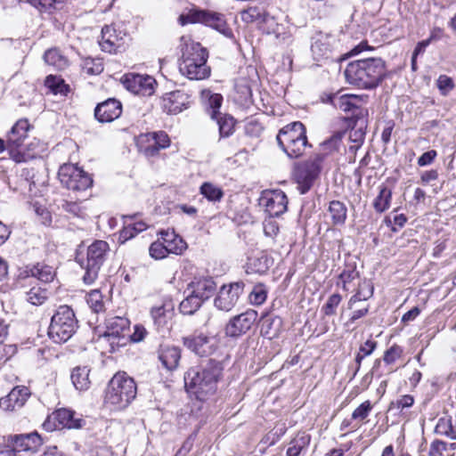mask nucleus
<instances>
[{"label": "nucleus", "mask_w": 456, "mask_h": 456, "mask_svg": "<svg viewBox=\"0 0 456 456\" xmlns=\"http://www.w3.org/2000/svg\"><path fill=\"white\" fill-rule=\"evenodd\" d=\"M347 83L362 89L376 88L386 77L381 58H366L350 61L344 71Z\"/></svg>", "instance_id": "f257e3e1"}, {"label": "nucleus", "mask_w": 456, "mask_h": 456, "mask_svg": "<svg viewBox=\"0 0 456 456\" xmlns=\"http://www.w3.org/2000/svg\"><path fill=\"white\" fill-rule=\"evenodd\" d=\"M222 370V364L210 359L204 366L191 367L185 372L184 386L199 400H205L216 392Z\"/></svg>", "instance_id": "f03ea898"}, {"label": "nucleus", "mask_w": 456, "mask_h": 456, "mask_svg": "<svg viewBox=\"0 0 456 456\" xmlns=\"http://www.w3.org/2000/svg\"><path fill=\"white\" fill-rule=\"evenodd\" d=\"M182 56L179 70L191 80H201L210 76V68L207 65L208 52L200 43L182 37Z\"/></svg>", "instance_id": "7ed1b4c3"}, {"label": "nucleus", "mask_w": 456, "mask_h": 456, "mask_svg": "<svg viewBox=\"0 0 456 456\" xmlns=\"http://www.w3.org/2000/svg\"><path fill=\"white\" fill-rule=\"evenodd\" d=\"M137 387L126 372L117 373L110 379L104 397V403L111 410L126 409L136 397Z\"/></svg>", "instance_id": "20e7f679"}, {"label": "nucleus", "mask_w": 456, "mask_h": 456, "mask_svg": "<svg viewBox=\"0 0 456 456\" xmlns=\"http://www.w3.org/2000/svg\"><path fill=\"white\" fill-rule=\"evenodd\" d=\"M109 244L104 240H95L86 248V254L79 253L76 261L85 271L82 280L85 284H93L99 276V272L107 259Z\"/></svg>", "instance_id": "39448f33"}, {"label": "nucleus", "mask_w": 456, "mask_h": 456, "mask_svg": "<svg viewBox=\"0 0 456 456\" xmlns=\"http://www.w3.org/2000/svg\"><path fill=\"white\" fill-rule=\"evenodd\" d=\"M279 147L289 157L298 158L308 146L306 130L299 122H292L282 127L276 137Z\"/></svg>", "instance_id": "423d86ee"}, {"label": "nucleus", "mask_w": 456, "mask_h": 456, "mask_svg": "<svg viewBox=\"0 0 456 456\" xmlns=\"http://www.w3.org/2000/svg\"><path fill=\"white\" fill-rule=\"evenodd\" d=\"M77 328V321L73 310L68 305H61L51 319L49 337L55 343L68 341Z\"/></svg>", "instance_id": "0eeeda50"}, {"label": "nucleus", "mask_w": 456, "mask_h": 456, "mask_svg": "<svg viewBox=\"0 0 456 456\" xmlns=\"http://www.w3.org/2000/svg\"><path fill=\"white\" fill-rule=\"evenodd\" d=\"M178 22L182 26L189 23H202L217 30L226 37L232 36V31L228 27L224 15L208 10L192 9L186 14H181Z\"/></svg>", "instance_id": "6e6552de"}, {"label": "nucleus", "mask_w": 456, "mask_h": 456, "mask_svg": "<svg viewBox=\"0 0 456 456\" xmlns=\"http://www.w3.org/2000/svg\"><path fill=\"white\" fill-rule=\"evenodd\" d=\"M322 168V157H311L296 166L293 173L297 190L301 194L310 191Z\"/></svg>", "instance_id": "1a4fd4ad"}, {"label": "nucleus", "mask_w": 456, "mask_h": 456, "mask_svg": "<svg viewBox=\"0 0 456 456\" xmlns=\"http://www.w3.org/2000/svg\"><path fill=\"white\" fill-rule=\"evenodd\" d=\"M58 176L63 186L74 191H85L93 184V179L87 173L71 164L61 166Z\"/></svg>", "instance_id": "9d476101"}, {"label": "nucleus", "mask_w": 456, "mask_h": 456, "mask_svg": "<svg viewBox=\"0 0 456 456\" xmlns=\"http://www.w3.org/2000/svg\"><path fill=\"white\" fill-rule=\"evenodd\" d=\"M84 420L69 409L61 408L53 411L43 424L44 428L50 431L53 429L80 428Z\"/></svg>", "instance_id": "9b49d317"}, {"label": "nucleus", "mask_w": 456, "mask_h": 456, "mask_svg": "<svg viewBox=\"0 0 456 456\" xmlns=\"http://www.w3.org/2000/svg\"><path fill=\"white\" fill-rule=\"evenodd\" d=\"M243 289L244 283L241 281L223 285L215 297V306L225 312L232 310L237 305Z\"/></svg>", "instance_id": "f8f14e48"}, {"label": "nucleus", "mask_w": 456, "mask_h": 456, "mask_svg": "<svg viewBox=\"0 0 456 456\" xmlns=\"http://www.w3.org/2000/svg\"><path fill=\"white\" fill-rule=\"evenodd\" d=\"M271 217L279 216L287 210L288 198L281 190L265 191L259 200Z\"/></svg>", "instance_id": "ddd939ff"}, {"label": "nucleus", "mask_w": 456, "mask_h": 456, "mask_svg": "<svg viewBox=\"0 0 456 456\" xmlns=\"http://www.w3.org/2000/svg\"><path fill=\"white\" fill-rule=\"evenodd\" d=\"M183 344L190 351L201 357L211 355L216 350L215 338L208 337L203 333H194L183 338Z\"/></svg>", "instance_id": "4468645a"}, {"label": "nucleus", "mask_w": 456, "mask_h": 456, "mask_svg": "<svg viewBox=\"0 0 456 456\" xmlns=\"http://www.w3.org/2000/svg\"><path fill=\"white\" fill-rule=\"evenodd\" d=\"M256 318L257 313L252 309L232 317L225 326L226 336L236 338L245 334L251 329Z\"/></svg>", "instance_id": "2eb2a0df"}, {"label": "nucleus", "mask_w": 456, "mask_h": 456, "mask_svg": "<svg viewBox=\"0 0 456 456\" xmlns=\"http://www.w3.org/2000/svg\"><path fill=\"white\" fill-rule=\"evenodd\" d=\"M130 92L142 96H150L155 91L156 80L151 76L128 74L123 81Z\"/></svg>", "instance_id": "dca6fc26"}, {"label": "nucleus", "mask_w": 456, "mask_h": 456, "mask_svg": "<svg viewBox=\"0 0 456 456\" xmlns=\"http://www.w3.org/2000/svg\"><path fill=\"white\" fill-rule=\"evenodd\" d=\"M126 34L118 31L113 25H106L102 29V37L99 44L102 50L110 53H116L123 47Z\"/></svg>", "instance_id": "f3484780"}, {"label": "nucleus", "mask_w": 456, "mask_h": 456, "mask_svg": "<svg viewBox=\"0 0 456 456\" xmlns=\"http://www.w3.org/2000/svg\"><path fill=\"white\" fill-rule=\"evenodd\" d=\"M31 393L25 386L14 387L7 395L0 398V408L4 411H15L24 406Z\"/></svg>", "instance_id": "a211bd4d"}, {"label": "nucleus", "mask_w": 456, "mask_h": 456, "mask_svg": "<svg viewBox=\"0 0 456 456\" xmlns=\"http://www.w3.org/2000/svg\"><path fill=\"white\" fill-rule=\"evenodd\" d=\"M11 444L19 454L34 453L42 444V439L37 432L16 435L11 438Z\"/></svg>", "instance_id": "6ab92c4d"}, {"label": "nucleus", "mask_w": 456, "mask_h": 456, "mask_svg": "<svg viewBox=\"0 0 456 456\" xmlns=\"http://www.w3.org/2000/svg\"><path fill=\"white\" fill-rule=\"evenodd\" d=\"M163 109L168 114L176 115L189 108L190 95L183 91L170 92L163 97Z\"/></svg>", "instance_id": "aec40b11"}, {"label": "nucleus", "mask_w": 456, "mask_h": 456, "mask_svg": "<svg viewBox=\"0 0 456 456\" xmlns=\"http://www.w3.org/2000/svg\"><path fill=\"white\" fill-rule=\"evenodd\" d=\"M122 113V104L119 101L110 98L98 103L94 110V117L101 123L112 122Z\"/></svg>", "instance_id": "412c9836"}, {"label": "nucleus", "mask_w": 456, "mask_h": 456, "mask_svg": "<svg viewBox=\"0 0 456 456\" xmlns=\"http://www.w3.org/2000/svg\"><path fill=\"white\" fill-rule=\"evenodd\" d=\"M142 142L148 143L143 148V153L147 157H154L161 149H166L170 145L169 137L163 131L148 133L142 135Z\"/></svg>", "instance_id": "4be33fe9"}, {"label": "nucleus", "mask_w": 456, "mask_h": 456, "mask_svg": "<svg viewBox=\"0 0 456 456\" xmlns=\"http://www.w3.org/2000/svg\"><path fill=\"white\" fill-rule=\"evenodd\" d=\"M30 125L26 118L19 119L7 134L6 146L10 151L20 148L28 136Z\"/></svg>", "instance_id": "5701e85b"}, {"label": "nucleus", "mask_w": 456, "mask_h": 456, "mask_svg": "<svg viewBox=\"0 0 456 456\" xmlns=\"http://www.w3.org/2000/svg\"><path fill=\"white\" fill-rule=\"evenodd\" d=\"M216 289V284L212 278L203 277L194 279L187 288L201 303L210 298Z\"/></svg>", "instance_id": "b1692460"}, {"label": "nucleus", "mask_w": 456, "mask_h": 456, "mask_svg": "<svg viewBox=\"0 0 456 456\" xmlns=\"http://www.w3.org/2000/svg\"><path fill=\"white\" fill-rule=\"evenodd\" d=\"M240 19L246 23L273 24L274 19L262 5H251L240 11Z\"/></svg>", "instance_id": "393cba45"}, {"label": "nucleus", "mask_w": 456, "mask_h": 456, "mask_svg": "<svg viewBox=\"0 0 456 456\" xmlns=\"http://www.w3.org/2000/svg\"><path fill=\"white\" fill-rule=\"evenodd\" d=\"M26 276L23 278L26 285H31V280L37 279L42 282L47 283L53 280L55 272L53 268L50 265L45 264H37L31 267H27L25 271Z\"/></svg>", "instance_id": "a878e982"}, {"label": "nucleus", "mask_w": 456, "mask_h": 456, "mask_svg": "<svg viewBox=\"0 0 456 456\" xmlns=\"http://www.w3.org/2000/svg\"><path fill=\"white\" fill-rule=\"evenodd\" d=\"M159 359L163 367L168 370H174L178 367L181 359V350L175 346L162 345L159 351Z\"/></svg>", "instance_id": "bb28decb"}, {"label": "nucleus", "mask_w": 456, "mask_h": 456, "mask_svg": "<svg viewBox=\"0 0 456 456\" xmlns=\"http://www.w3.org/2000/svg\"><path fill=\"white\" fill-rule=\"evenodd\" d=\"M312 40L311 51L314 58L317 61L329 58L331 53V37L320 33Z\"/></svg>", "instance_id": "cd10ccee"}, {"label": "nucleus", "mask_w": 456, "mask_h": 456, "mask_svg": "<svg viewBox=\"0 0 456 456\" xmlns=\"http://www.w3.org/2000/svg\"><path fill=\"white\" fill-rule=\"evenodd\" d=\"M282 330V319L278 315L266 314L261 321V335L272 339L277 338Z\"/></svg>", "instance_id": "c85d7f7f"}, {"label": "nucleus", "mask_w": 456, "mask_h": 456, "mask_svg": "<svg viewBox=\"0 0 456 456\" xmlns=\"http://www.w3.org/2000/svg\"><path fill=\"white\" fill-rule=\"evenodd\" d=\"M335 108L339 109L344 112H350L352 115H356V111L361 109L363 99L355 94H342L336 98Z\"/></svg>", "instance_id": "c756f323"}, {"label": "nucleus", "mask_w": 456, "mask_h": 456, "mask_svg": "<svg viewBox=\"0 0 456 456\" xmlns=\"http://www.w3.org/2000/svg\"><path fill=\"white\" fill-rule=\"evenodd\" d=\"M344 132H337L333 135H331L328 140L324 141L320 145L319 151L315 153L313 157H322V164L324 159L329 156L333 154L334 152L338 151L339 147L342 143V137L344 136Z\"/></svg>", "instance_id": "7c9ffc66"}, {"label": "nucleus", "mask_w": 456, "mask_h": 456, "mask_svg": "<svg viewBox=\"0 0 456 456\" xmlns=\"http://www.w3.org/2000/svg\"><path fill=\"white\" fill-rule=\"evenodd\" d=\"M173 312L171 304L163 303L160 305H155L151 310V316L157 330L163 329L167 325Z\"/></svg>", "instance_id": "2f4dec72"}, {"label": "nucleus", "mask_w": 456, "mask_h": 456, "mask_svg": "<svg viewBox=\"0 0 456 456\" xmlns=\"http://www.w3.org/2000/svg\"><path fill=\"white\" fill-rule=\"evenodd\" d=\"M160 240L167 249L168 248L169 254L180 255L186 248V244L183 239L173 232L162 231L160 232Z\"/></svg>", "instance_id": "473e14b6"}, {"label": "nucleus", "mask_w": 456, "mask_h": 456, "mask_svg": "<svg viewBox=\"0 0 456 456\" xmlns=\"http://www.w3.org/2000/svg\"><path fill=\"white\" fill-rule=\"evenodd\" d=\"M89 373L90 369L86 366H77L72 370L70 379L77 390L86 391L90 387Z\"/></svg>", "instance_id": "72a5a7b5"}, {"label": "nucleus", "mask_w": 456, "mask_h": 456, "mask_svg": "<svg viewBox=\"0 0 456 456\" xmlns=\"http://www.w3.org/2000/svg\"><path fill=\"white\" fill-rule=\"evenodd\" d=\"M128 329L127 319L122 317H114L108 321L105 336L109 338H124Z\"/></svg>", "instance_id": "f704fd0d"}, {"label": "nucleus", "mask_w": 456, "mask_h": 456, "mask_svg": "<svg viewBox=\"0 0 456 456\" xmlns=\"http://www.w3.org/2000/svg\"><path fill=\"white\" fill-rule=\"evenodd\" d=\"M45 63L62 70L68 67V59L56 48L47 50L44 54Z\"/></svg>", "instance_id": "c9c22d12"}, {"label": "nucleus", "mask_w": 456, "mask_h": 456, "mask_svg": "<svg viewBox=\"0 0 456 456\" xmlns=\"http://www.w3.org/2000/svg\"><path fill=\"white\" fill-rule=\"evenodd\" d=\"M310 443V436L305 433L298 434L291 442L287 450V456H299L303 450H305Z\"/></svg>", "instance_id": "e433bc0d"}, {"label": "nucleus", "mask_w": 456, "mask_h": 456, "mask_svg": "<svg viewBox=\"0 0 456 456\" xmlns=\"http://www.w3.org/2000/svg\"><path fill=\"white\" fill-rule=\"evenodd\" d=\"M329 212L334 224H343L346 218L347 209L344 203L333 200L330 203Z\"/></svg>", "instance_id": "4c0bfd02"}, {"label": "nucleus", "mask_w": 456, "mask_h": 456, "mask_svg": "<svg viewBox=\"0 0 456 456\" xmlns=\"http://www.w3.org/2000/svg\"><path fill=\"white\" fill-rule=\"evenodd\" d=\"M373 295V286L368 281H363L359 284L357 292L351 297L348 301V308H353L354 305L362 300H367Z\"/></svg>", "instance_id": "58836bf2"}, {"label": "nucleus", "mask_w": 456, "mask_h": 456, "mask_svg": "<svg viewBox=\"0 0 456 456\" xmlns=\"http://www.w3.org/2000/svg\"><path fill=\"white\" fill-rule=\"evenodd\" d=\"M200 191L209 201H220L224 196L223 190L209 182L203 183L200 188Z\"/></svg>", "instance_id": "ea45409f"}, {"label": "nucleus", "mask_w": 456, "mask_h": 456, "mask_svg": "<svg viewBox=\"0 0 456 456\" xmlns=\"http://www.w3.org/2000/svg\"><path fill=\"white\" fill-rule=\"evenodd\" d=\"M392 192L386 186H382L379 190V193L378 197L375 199L373 202V207L376 211L381 213L387 210L390 206Z\"/></svg>", "instance_id": "a19ab883"}, {"label": "nucleus", "mask_w": 456, "mask_h": 456, "mask_svg": "<svg viewBox=\"0 0 456 456\" xmlns=\"http://www.w3.org/2000/svg\"><path fill=\"white\" fill-rule=\"evenodd\" d=\"M202 303L189 291L188 296L180 303L179 309L183 314H193L200 306Z\"/></svg>", "instance_id": "79ce46f5"}, {"label": "nucleus", "mask_w": 456, "mask_h": 456, "mask_svg": "<svg viewBox=\"0 0 456 456\" xmlns=\"http://www.w3.org/2000/svg\"><path fill=\"white\" fill-rule=\"evenodd\" d=\"M27 301L33 305H42L48 297L47 290L38 286H32L26 291Z\"/></svg>", "instance_id": "37998d69"}, {"label": "nucleus", "mask_w": 456, "mask_h": 456, "mask_svg": "<svg viewBox=\"0 0 456 456\" xmlns=\"http://www.w3.org/2000/svg\"><path fill=\"white\" fill-rule=\"evenodd\" d=\"M216 122L219 127V133L221 137L230 136L234 130L235 120L232 117L222 114L217 116Z\"/></svg>", "instance_id": "c03bdc74"}, {"label": "nucleus", "mask_w": 456, "mask_h": 456, "mask_svg": "<svg viewBox=\"0 0 456 456\" xmlns=\"http://www.w3.org/2000/svg\"><path fill=\"white\" fill-rule=\"evenodd\" d=\"M86 302L89 307L94 313H100L104 310V302L102 300V295L98 289L92 290L87 295Z\"/></svg>", "instance_id": "a18cd8bd"}, {"label": "nucleus", "mask_w": 456, "mask_h": 456, "mask_svg": "<svg viewBox=\"0 0 456 456\" xmlns=\"http://www.w3.org/2000/svg\"><path fill=\"white\" fill-rule=\"evenodd\" d=\"M222 102L223 96L219 94H213L209 96L207 110L211 118H217V116L221 115L219 109Z\"/></svg>", "instance_id": "49530a36"}, {"label": "nucleus", "mask_w": 456, "mask_h": 456, "mask_svg": "<svg viewBox=\"0 0 456 456\" xmlns=\"http://www.w3.org/2000/svg\"><path fill=\"white\" fill-rule=\"evenodd\" d=\"M452 419L448 417H442L438 419L434 432L436 435L450 437L452 436Z\"/></svg>", "instance_id": "de8ad7c7"}, {"label": "nucleus", "mask_w": 456, "mask_h": 456, "mask_svg": "<svg viewBox=\"0 0 456 456\" xmlns=\"http://www.w3.org/2000/svg\"><path fill=\"white\" fill-rule=\"evenodd\" d=\"M341 300L342 297L339 294H332L329 297L327 302L322 307V312L328 316L336 314L337 307L340 304Z\"/></svg>", "instance_id": "09e8293b"}, {"label": "nucleus", "mask_w": 456, "mask_h": 456, "mask_svg": "<svg viewBox=\"0 0 456 456\" xmlns=\"http://www.w3.org/2000/svg\"><path fill=\"white\" fill-rule=\"evenodd\" d=\"M267 291L263 284L256 285L249 295L250 303L255 305H260L265 303Z\"/></svg>", "instance_id": "8fccbe9b"}, {"label": "nucleus", "mask_w": 456, "mask_h": 456, "mask_svg": "<svg viewBox=\"0 0 456 456\" xmlns=\"http://www.w3.org/2000/svg\"><path fill=\"white\" fill-rule=\"evenodd\" d=\"M149 253L152 258L157 260L165 258L169 254L168 248L167 249L166 246L160 240L151 243L149 248Z\"/></svg>", "instance_id": "3c124183"}, {"label": "nucleus", "mask_w": 456, "mask_h": 456, "mask_svg": "<svg viewBox=\"0 0 456 456\" xmlns=\"http://www.w3.org/2000/svg\"><path fill=\"white\" fill-rule=\"evenodd\" d=\"M436 86L444 96L447 95L454 88L453 80L446 75H440L438 77Z\"/></svg>", "instance_id": "603ef678"}, {"label": "nucleus", "mask_w": 456, "mask_h": 456, "mask_svg": "<svg viewBox=\"0 0 456 456\" xmlns=\"http://www.w3.org/2000/svg\"><path fill=\"white\" fill-rule=\"evenodd\" d=\"M377 346V342L371 339H368L364 344L360 346V352L357 354L355 361L358 363V367L361 364L362 359L372 354Z\"/></svg>", "instance_id": "864d4df0"}, {"label": "nucleus", "mask_w": 456, "mask_h": 456, "mask_svg": "<svg viewBox=\"0 0 456 456\" xmlns=\"http://www.w3.org/2000/svg\"><path fill=\"white\" fill-rule=\"evenodd\" d=\"M372 405L369 400L360 404L352 413V419L355 420H363L370 414Z\"/></svg>", "instance_id": "5fc2aeb1"}, {"label": "nucleus", "mask_w": 456, "mask_h": 456, "mask_svg": "<svg viewBox=\"0 0 456 456\" xmlns=\"http://www.w3.org/2000/svg\"><path fill=\"white\" fill-rule=\"evenodd\" d=\"M264 232L267 237L274 238L279 233V224L273 219V217L269 216L266 218L264 223Z\"/></svg>", "instance_id": "6e6d98bb"}, {"label": "nucleus", "mask_w": 456, "mask_h": 456, "mask_svg": "<svg viewBox=\"0 0 456 456\" xmlns=\"http://www.w3.org/2000/svg\"><path fill=\"white\" fill-rule=\"evenodd\" d=\"M358 272L355 270L354 267H351V268H348V269H346L344 270L340 274H339V280L342 281L343 283V289L344 290H348V287H347V284H349L351 281H353L354 280H355L356 278H358Z\"/></svg>", "instance_id": "4d7b16f0"}, {"label": "nucleus", "mask_w": 456, "mask_h": 456, "mask_svg": "<svg viewBox=\"0 0 456 456\" xmlns=\"http://www.w3.org/2000/svg\"><path fill=\"white\" fill-rule=\"evenodd\" d=\"M446 452V442L435 439L431 442L428 450V456H444Z\"/></svg>", "instance_id": "13d9d810"}, {"label": "nucleus", "mask_w": 456, "mask_h": 456, "mask_svg": "<svg viewBox=\"0 0 456 456\" xmlns=\"http://www.w3.org/2000/svg\"><path fill=\"white\" fill-rule=\"evenodd\" d=\"M414 403V399L410 395H405L398 398L396 401L392 402L389 405V410L397 409L403 410L411 407Z\"/></svg>", "instance_id": "bf43d9fd"}, {"label": "nucleus", "mask_w": 456, "mask_h": 456, "mask_svg": "<svg viewBox=\"0 0 456 456\" xmlns=\"http://www.w3.org/2000/svg\"><path fill=\"white\" fill-rule=\"evenodd\" d=\"M62 208L67 213L72 215L73 216H77L81 218H85L86 216V212L77 202L66 201L62 205Z\"/></svg>", "instance_id": "052dcab7"}, {"label": "nucleus", "mask_w": 456, "mask_h": 456, "mask_svg": "<svg viewBox=\"0 0 456 456\" xmlns=\"http://www.w3.org/2000/svg\"><path fill=\"white\" fill-rule=\"evenodd\" d=\"M402 352L401 347L395 345L385 352L383 360L386 363L391 364L401 356Z\"/></svg>", "instance_id": "680f3d73"}, {"label": "nucleus", "mask_w": 456, "mask_h": 456, "mask_svg": "<svg viewBox=\"0 0 456 456\" xmlns=\"http://www.w3.org/2000/svg\"><path fill=\"white\" fill-rule=\"evenodd\" d=\"M31 5L38 9L40 12L49 11L54 7L58 0H26Z\"/></svg>", "instance_id": "e2e57ef3"}, {"label": "nucleus", "mask_w": 456, "mask_h": 456, "mask_svg": "<svg viewBox=\"0 0 456 456\" xmlns=\"http://www.w3.org/2000/svg\"><path fill=\"white\" fill-rule=\"evenodd\" d=\"M84 70L88 75L100 74L102 70V63H94V61L92 59H88L84 63Z\"/></svg>", "instance_id": "0e129e2a"}, {"label": "nucleus", "mask_w": 456, "mask_h": 456, "mask_svg": "<svg viewBox=\"0 0 456 456\" xmlns=\"http://www.w3.org/2000/svg\"><path fill=\"white\" fill-rule=\"evenodd\" d=\"M436 155H437V153L435 150H431L427 152H424L418 159V165L419 167H425V166L430 165L435 160Z\"/></svg>", "instance_id": "69168bd1"}, {"label": "nucleus", "mask_w": 456, "mask_h": 456, "mask_svg": "<svg viewBox=\"0 0 456 456\" xmlns=\"http://www.w3.org/2000/svg\"><path fill=\"white\" fill-rule=\"evenodd\" d=\"M146 334L147 330L142 325H135L130 338L133 342H141L144 339Z\"/></svg>", "instance_id": "338daca9"}, {"label": "nucleus", "mask_w": 456, "mask_h": 456, "mask_svg": "<svg viewBox=\"0 0 456 456\" xmlns=\"http://www.w3.org/2000/svg\"><path fill=\"white\" fill-rule=\"evenodd\" d=\"M438 178V172L436 169L428 170L422 173L420 176L421 183L424 184H428L432 181H435Z\"/></svg>", "instance_id": "774afa93"}]
</instances>
